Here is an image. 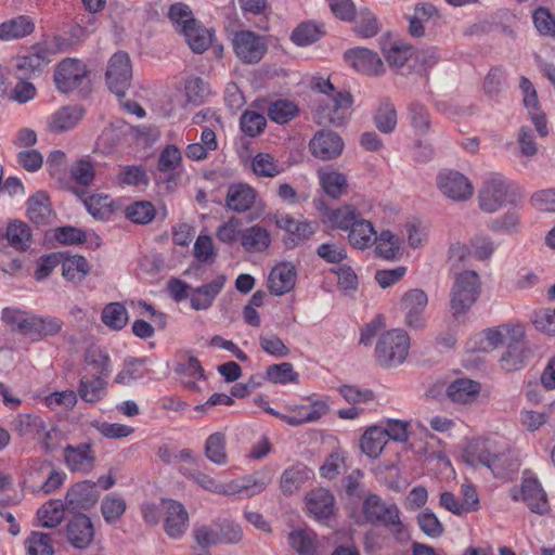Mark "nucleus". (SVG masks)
<instances>
[{
    "label": "nucleus",
    "mask_w": 555,
    "mask_h": 555,
    "mask_svg": "<svg viewBox=\"0 0 555 555\" xmlns=\"http://www.w3.org/2000/svg\"><path fill=\"white\" fill-rule=\"evenodd\" d=\"M94 537L91 519L85 514H78L67 525V538L76 548H86Z\"/></svg>",
    "instance_id": "393cba45"
},
{
    "label": "nucleus",
    "mask_w": 555,
    "mask_h": 555,
    "mask_svg": "<svg viewBox=\"0 0 555 555\" xmlns=\"http://www.w3.org/2000/svg\"><path fill=\"white\" fill-rule=\"evenodd\" d=\"M323 35L322 29L314 23H302L292 34V41L297 46H308L319 40Z\"/></svg>",
    "instance_id": "680f3d73"
},
{
    "label": "nucleus",
    "mask_w": 555,
    "mask_h": 555,
    "mask_svg": "<svg viewBox=\"0 0 555 555\" xmlns=\"http://www.w3.org/2000/svg\"><path fill=\"white\" fill-rule=\"evenodd\" d=\"M165 532L172 539H180L189 527V514L184 505L175 500H165Z\"/></svg>",
    "instance_id": "aec40b11"
},
{
    "label": "nucleus",
    "mask_w": 555,
    "mask_h": 555,
    "mask_svg": "<svg viewBox=\"0 0 555 555\" xmlns=\"http://www.w3.org/2000/svg\"><path fill=\"white\" fill-rule=\"evenodd\" d=\"M64 463L73 473H90L95 464V453L89 442L67 444L63 451Z\"/></svg>",
    "instance_id": "4468645a"
},
{
    "label": "nucleus",
    "mask_w": 555,
    "mask_h": 555,
    "mask_svg": "<svg viewBox=\"0 0 555 555\" xmlns=\"http://www.w3.org/2000/svg\"><path fill=\"white\" fill-rule=\"evenodd\" d=\"M505 346L506 350L500 358L501 367L506 372H514L521 369L529 353L525 341L524 326L520 328V333L518 335L515 334V338L513 337L508 340Z\"/></svg>",
    "instance_id": "412c9836"
},
{
    "label": "nucleus",
    "mask_w": 555,
    "mask_h": 555,
    "mask_svg": "<svg viewBox=\"0 0 555 555\" xmlns=\"http://www.w3.org/2000/svg\"><path fill=\"white\" fill-rule=\"evenodd\" d=\"M533 24L540 35L546 37L555 36V16L548 9L540 7L532 14Z\"/></svg>",
    "instance_id": "774afa93"
},
{
    "label": "nucleus",
    "mask_w": 555,
    "mask_h": 555,
    "mask_svg": "<svg viewBox=\"0 0 555 555\" xmlns=\"http://www.w3.org/2000/svg\"><path fill=\"white\" fill-rule=\"evenodd\" d=\"M35 24L27 15H21L0 24V39L13 40L30 35Z\"/></svg>",
    "instance_id": "72a5a7b5"
},
{
    "label": "nucleus",
    "mask_w": 555,
    "mask_h": 555,
    "mask_svg": "<svg viewBox=\"0 0 555 555\" xmlns=\"http://www.w3.org/2000/svg\"><path fill=\"white\" fill-rule=\"evenodd\" d=\"M253 172L257 177L274 178L282 172L274 157L268 153H258L251 160Z\"/></svg>",
    "instance_id": "5fc2aeb1"
},
{
    "label": "nucleus",
    "mask_w": 555,
    "mask_h": 555,
    "mask_svg": "<svg viewBox=\"0 0 555 555\" xmlns=\"http://www.w3.org/2000/svg\"><path fill=\"white\" fill-rule=\"evenodd\" d=\"M306 507L317 521L325 522L335 514V498L330 490L317 488L307 494Z\"/></svg>",
    "instance_id": "dca6fc26"
},
{
    "label": "nucleus",
    "mask_w": 555,
    "mask_h": 555,
    "mask_svg": "<svg viewBox=\"0 0 555 555\" xmlns=\"http://www.w3.org/2000/svg\"><path fill=\"white\" fill-rule=\"evenodd\" d=\"M116 180L119 185L129 186L147 185L149 183L146 170L141 165L121 166Z\"/></svg>",
    "instance_id": "6e6d98bb"
},
{
    "label": "nucleus",
    "mask_w": 555,
    "mask_h": 555,
    "mask_svg": "<svg viewBox=\"0 0 555 555\" xmlns=\"http://www.w3.org/2000/svg\"><path fill=\"white\" fill-rule=\"evenodd\" d=\"M128 129L129 126L124 120L111 122L100 134L98 145L106 153L113 152L126 138Z\"/></svg>",
    "instance_id": "c9c22d12"
},
{
    "label": "nucleus",
    "mask_w": 555,
    "mask_h": 555,
    "mask_svg": "<svg viewBox=\"0 0 555 555\" xmlns=\"http://www.w3.org/2000/svg\"><path fill=\"white\" fill-rule=\"evenodd\" d=\"M438 188L447 197L460 202L470 198L474 193L472 183L459 171L440 172Z\"/></svg>",
    "instance_id": "2eb2a0df"
},
{
    "label": "nucleus",
    "mask_w": 555,
    "mask_h": 555,
    "mask_svg": "<svg viewBox=\"0 0 555 555\" xmlns=\"http://www.w3.org/2000/svg\"><path fill=\"white\" fill-rule=\"evenodd\" d=\"M185 96L188 102L201 105L209 94L207 83L199 77H192L185 80Z\"/></svg>",
    "instance_id": "338daca9"
},
{
    "label": "nucleus",
    "mask_w": 555,
    "mask_h": 555,
    "mask_svg": "<svg viewBox=\"0 0 555 555\" xmlns=\"http://www.w3.org/2000/svg\"><path fill=\"white\" fill-rule=\"evenodd\" d=\"M242 221L240 218L232 216L225 222L220 224L216 231V237L219 242L232 245L238 240L241 241Z\"/></svg>",
    "instance_id": "e2e57ef3"
},
{
    "label": "nucleus",
    "mask_w": 555,
    "mask_h": 555,
    "mask_svg": "<svg viewBox=\"0 0 555 555\" xmlns=\"http://www.w3.org/2000/svg\"><path fill=\"white\" fill-rule=\"evenodd\" d=\"M8 243L16 250L24 251L29 248L31 233L29 227L23 221L10 222L5 233Z\"/></svg>",
    "instance_id": "37998d69"
},
{
    "label": "nucleus",
    "mask_w": 555,
    "mask_h": 555,
    "mask_svg": "<svg viewBox=\"0 0 555 555\" xmlns=\"http://www.w3.org/2000/svg\"><path fill=\"white\" fill-rule=\"evenodd\" d=\"M241 245L245 251L255 254L266 251L272 242L270 232L259 224H254L242 231Z\"/></svg>",
    "instance_id": "bb28decb"
},
{
    "label": "nucleus",
    "mask_w": 555,
    "mask_h": 555,
    "mask_svg": "<svg viewBox=\"0 0 555 555\" xmlns=\"http://www.w3.org/2000/svg\"><path fill=\"white\" fill-rule=\"evenodd\" d=\"M106 386L107 383L101 376L82 375L79 379L78 395L83 401L95 403L105 397Z\"/></svg>",
    "instance_id": "473e14b6"
},
{
    "label": "nucleus",
    "mask_w": 555,
    "mask_h": 555,
    "mask_svg": "<svg viewBox=\"0 0 555 555\" xmlns=\"http://www.w3.org/2000/svg\"><path fill=\"white\" fill-rule=\"evenodd\" d=\"M232 43L236 56L246 64L258 63L268 50L266 39L251 30L235 33Z\"/></svg>",
    "instance_id": "1a4fd4ad"
},
{
    "label": "nucleus",
    "mask_w": 555,
    "mask_h": 555,
    "mask_svg": "<svg viewBox=\"0 0 555 555\" xmlns=\"http://www.w3.org/2000/svg\"><path fill=\"white\" fill-rule=\"evenodd\" d=\"M362 511L369 522L386 527L398 541L409 539V532L395 503L387 504L377 494H370L363 502Z\"/></svg>",
    "instance_id": "7ed1b4c3"
},
{
    "label": "nucleus",
    "mask_w": 555,
    "mask_h": 555,
    "mask_svg": "<svg viewBox=\"0 0 555 555\" xmlns=\"http://www.w3.org/2000/svg\"><path fill=\"white\" fill-rule=\"evenodd\" d=\"M353 103L348 91H337L318 102L314 119L321 126H343Z\"/></svg>",
    "instance_id": "0eeeda50"
},
{
    "label": "nucleus",
    "mask_w": 555,
    "mask_h": 555,
    "mask_svg": "<svg viewBox=\"0 0 555 555\" xmlns=\"http://www.w3.org/2000/svg\"><path fill=\"white\" fill-rule=\"evenodd\" d=\"M344 59L357 72L364 75L373 76L384 72V64L378 54L365 48L347 50Z\"/></svg>",
    "instance_id": "f3484780"
},
{
    "label": "nucleus",
    "mask_w": 555,
    "mask_h": 555,
    "mask_svg": "<svg viewBox=\"0 0 555 555\" xmlns=\"http://www.w3.org/2000/svg\"><path fill=\"white\" fill-rule=\"evenodd\" d=\"M375 127L383 133H391L397 126V111L393 104L384 99L374 114Z\"/></svg>",
    "instance_id": "79ce46f5"
},
{
    "label": "nucleus",
    "mask_w": 555,
    "mask_h": 555,
    "mask_svg": "<svg viewBox=\"0 0 555 555\" xmlns=\"http://www.w3.org/2000/svg\"><path fill=\"white\" fill-rule=\"evenodd\" d=\"M63 322L57 318L31 315L29 337L38 340L48 336H54L61 332Z\"/></svg>",
    "instance_id": "58836bf2"
},
{
    "label": "nucleus",
    "mask_w": 555,
    "mask_h": 555,
    "mask_svg": "<svg viewBox=\"0 0 555 555\" xmlns=\"http://www.w3.org/2000/svg\"><path fill=\"white\" fill-rule=\"evenodd\" d=\"M291 547L299 555H319L317 534L310 529H296L288 534Z\"/></svg>",
    "instance_id": "2f4dec72"
},
{
    "label": "nucleus",
    "mask_w": 555,
    "mask_h": 555,
    "mask_svg": "<svg viewBox=\"0 0 555 555\" xmlns=\"http://www.w3.org/2000/svg\"><path fill=\"white\" fill-rule=\"evenodd\" d=\"M319 177L324 192L333 198L339 197L347 188V179L340 172H320Z\"/></svg>",
    "instance_id": "4d7b16f0"
},
{
    "label": "nucleus",
    "mask_w": 555,
    "mask_h": 555,
    "mask_svg": "<svg viewBox=\"0 0 555 555\" xmlns=\"http://www.w3.org/2000/svg\"><path fill=\"white\" fill-rule=\"evenodd\" d=\"M521 498L531 512L541 515L547 513L548 505L546 493L538 479L532 477L524 478L521 483Z\"/></svg>",
    "instance_id": "a878e982"
},
{
    "label": "nucleus",
    "mask_w": 555,
    "mask_h": 555,
    "mask_svg": "<svg viewBox=\"0 0 555 555\" xmlns=\"http://www.w3.org/2000/svg\"><path fill=\"white\" fill-rule=\"evenodd\" d=\"M326 216L333 227L343 231H349L360 219V212L352 206L330 209Z\"/></svg>",
    "instance_id": "09e8293b"
},
{
    "label": "nucleus",
    "mask_w": 555,
    "mask_h": 555,
    "mask_svg": "<svg viewBox=\"0 0 555 555\" xmlns=\"http://www.w3.org/2000/svg\"><path fill=\"white\" fill-rule=\"evenodd\" d=\"M1 320L11 327V331L29 336L31 328V315L17 308H4Z\"/></svg>",
    "instance_id": "a19ab883"
},
{
    "label": "nucleus",
    "mask_w": 555,
    "mask_h": 555,
    "mask_svg": "<svg viewBox=\"0 0 555 555\" xmlns=\"http://www.w3.org/2000/svg\"><path fill=\"white\" fill-rule=\"evenodd\" d=\"M298 373L288 362L269 365L266 372V378L274 384L297 383Z\"/></svg>",
    "instance_id": "13d9d810"
},
{
    "label": "nucleus",
    "mask_w": 555,
    "mask_h": 555,
    "mask_svg": "<svg viewBox=\"0 0 555 555\" xmlns=\"http://www.w3.org/2000/svg\"><path fill=\"white\" fill-rule=\"evenodd\" d=\"M309 149L314 157L322 160H330L341 154L344 142L337 133L321 130L311 139Z\"/></svg>",
    "instance_id": "a211bd4d"
},
{
    "label": "nucleus",
    "mask_w": 555,
    "mask_h": 555,
    "mask_svg": "<svg viewBox=\"0 0 555 555\" xmlns=\"http://www.w3.org/2000/svg\"><path fill=\"white\" fill-rule=\"evenodd\" d=\"M354 31L362 38L374 37L379 31L376 16L367 9L356 14Z\"/></svg>",
    "instance_id": "052dcab7"
},
{
    "label": "nucleus",
    "mask_w": 555,
    "mask_h": 555,
    "mask_svg": "<svg viewBox=\"0 0 555 555\" xmlns=\"http://www.w3.org/2000/svg\"><path fill=\"white\" fill-rule=\"evenodd\" d=\"M62 275L73 283H79L89 274L90 264L87 259L80 255H67L63 253L61 258Z\"/></svg>",
    "instance_id": "c756f323"
},
{
    "label": "nucleus",
    "mask_w": 555,
    "mask_h": 555,
    "mask_svg": "<svg viewBox=\"0 0 555 555\" xmlns=\"http://www.w3.org/2000/svg\"><path fill=\"white\" fill-rule=\"evenodd\" d=\"M275 224L289 234L285 241L287 248H294L309 241L319 229L317 222L295 219L288 215L276 217Z\"/></svg>",
    "instance_id": "f8f14e48"
},
{
    "label": "nucleus",
    "mask_w": 555,
    "mask_h": 555,
    "mask_svg": "<svg viewBox=\"0 0 555 555\" xmlns=\"http://www.w3.org/2000/svg\"><path fill=\"white\" fill-rule=\"evenodd\" d=\"M296 278V269L291 262H282L275 266L271 270L268 280L270 293L281 296L291 292L295 286Z\"/></svg>",
    "instance_id": "5701e85b"
},
{
    "label": "nucleus",
    "mask_w": 555,
    "mask_h": 555,
    "mask_svg": "<svg viewBox=\"0 0 555 555\" xmlns=\"http://www.w3.org/2000/svg\"><path fill=\"white\" fill-rule=\"evenodd\" d=\"M376 256L393 260L397 258L400 250V240L389 230L383 231L379 235L376 234L374 242Z\"/></svg>",
    "instance_id": "c03bdc74"
},
{
    "label": "nucleus",
    "mask_w": 555,
    "mask_h": 555,
    "mask_svg": "<svg viewBox=\"0 0 555 555\" xmlns=\"http://www.w3.org/2000/svg\"><path fill=\"white\" fill-rule=\"evenodd\" d=\"M82 114L78 106H63L51 116L48 128L55 133L67 131L79 122Z\"/></svg>",
    "instance_id": "7c9ffc66"
},
{
    "label": "nucleus",
    "mask_w": 555,
    "mask_h": 555,
    "mask_svg": "<svg viewBox=\"0 0 555 555\" xmlns=\"http://www.w3.org/2000/svg\"><path fill=\"white\" fill-rule=\"evenodd\" d=\"M463 460L470 466L489 468L494 477L503 480L512 479L520 468L518 457L509 448L491 439L472 440L463 452Z\"/></svg>",
    "instance_id": "f257e3e1"
},
{
    "label": "nucleus",
    "mask_w": 555,
    "mask_h": 555,
    "mask_svg": "<svg viewBox=\"0 0 555 555\" xmlns=\"http://www.w3.org/2000/svg\"><path fill=\"white\" fill-rule=\"evenodd\" d=\"M27 555H53L54 550L48 533L31 532L26 542Z\"/></svg>",
    "instance_id": "0e129e2a"
},
{
    "label": "nucleus",
    "mask_w": 555,
    "mask_h": 555,
    "mask_svg": "<svg viewBox=\"0 0 555 555\" xmlns=\"http://www.w3.org/2000/svg\"><path fill=\"white\" fill-rule=\"evenodd\" d=\"M86 75L87 67L83 62L76 59H66L57 65L54 81L61 92L68 93L82 85Z\"/></svg>",
    "instance_id": "ddd939ff"
},
{
    "label": "nucleus",
    "mask_w": 555,
    "mask_h": 555,
    "mask_svg": "<svg viewBox=\"0 0 555 555\" xmlns=\"http://www.w3.org/2000/svg\"><path fill=\"white\" fill-rule=\"evenodd\" d=\"M180 473L188 479L194 481L206 491L223 495H242L251 498L262 492L267 487V481L255 477H246L241 481H231L228 485L218 482L211 476L201 472L198 467H181Z\"/></svg>",
    "instance_id": "f03ea898"
},
{
    "label": "nucleus",
    "mask_w": 555,
    "mask_h": 555,
    "mask_svg": "<svg viewBox=\"0 0 555 555\" xmlns=\"http://www.w3.org/2000/svg\"><path fill=\"white\" fill-rule=\"evenodd\" d=\"M478 201L483 211L495 212L504 205L515 202V192L503 176L491 173L479 190Z\"/></svg>",
    "instance_id": "423d86ee"
},
{
    "label": "nucleus",
    "mask_w": 555,
    "mask_h": 555,
    "mask_svg": "<svg viewBox=\"0 0 555 555\" xmlns=\"http://www.w3.org/2000/svg\"><path fill=\"white\" fill-rule=\"evenodd\" d=\"M27 214L29 219L37 224H46L51 218L49 197L43 192H37L28 199Z\"/></svg>",
    "instance_id": "ea45409f"
},
{
    "label": "nucleus",
    "mask_w": 555,
    "mask_h": 555,
    "mask_svg": "<svg viewBox=\"0 0 555 555\" xmlns=\"http://www.w3.org/2000/svg\"><path fill=\"white\" fill-rule=\"evenodd\" d=\"M184 28L182 35L193 52L201 54L211 44L212 34L198 22L191 26H184Z\"/></svg>",
    "instance_id": "4c0bfd02"
},
{
    "label": "nucleus",
    "mask_w": 555,
    "mask_h": 555,
    "mask_svg": "<svg viewBox=\"0 0 555 555\" xmlns=\"http://www.w3.org/2000/svg\"><path fill=\"white\" fill-rule=\"evenodd\" d=\"M270 120L283 125L291 121L297 114V105L288 100H276L270 102L267 108Z\"/></svg>",
    "instance_id": "49530a36"
},
{
    "label": "nucleus",
    "mask_w": 555,
    "mask_h": 555,
    "mask_svg": "<svg viewBox=\"0 0 555 555\" xmlns=\"http://www.w3.org/2000/svg\"><path fill=\"white\" fill-rule=\"evenodd\" d=\"M51 51L43 44H37L25 55L14 59L17 78H33L39 76L51 62Z\"/></svg>",
    "instance_id": "9b49d317"
},
{
    "label": "nucleus",
    "mask_w": 555,
    "mask_h": 555,
    "mask_svg": "<svg viewBox=\"0 0 555 555\" xmlns=\"http://www.w3.org/2000/svg\"><path fill=\"white\" fill-rule=\"evenodd\" d=\"M126 511V501L117 495H106L101 504V512L106 522L112 524L119 519Z\"/></svg>",
    "instance_id": "69168bd1"
},
{
    "label": "nucleus",
    "mask_w": 555,
    "mask_h": 555,
    "mask_svg": "<svg viewBox=\"0 0 555 555\" xmlns=\"http://www.w3.org/2000/svg\"><path fill=\"white\" fill-rule=\"evenodd\" d=\"M105 77L109 90L119 98L125 96L132 78L131 63L127 53L117 52L109 59Z\"/></svg>",
    "instance_id": "6e6552de"
},
{
    "label": "nucleus",
    "mask_w": 555,
    "mask_h": 555,
    "mask_svg": "<svg viewBox=\"0 0 555 555\" xmlns=\"http://www.w3.org/2000/svg\"><path fill=\"white\" fill-rule=\"evenodd\" d=\"M44 422L40 416L35 414H18L12 422L13 429L20 436H34L44 430Z\"/></svg>",
    "instance_id": "de8ad7c7"
},
{
    "label": "nucleus",
    "mask_w": 555,
    "mask_h": 555,
    "mask_svg": "<svg viewBox=\"0 0 555 555\" xmlns=\"http://www.w3.org/2000/svg\"><path fill=\"white\" fill-rule=\"evenodd\" d=\"M328 410L325 402H314L311 406H300L293 414L281 416L291 426H299L321 418Z\"/></svg>",
    "instance_id": "e433bc0d"
},
{
    "label": "nucleus",
    "mask_w": 555,
    "mask_h": 555,
    "mask_svg": "<svg viewBox=\"0 0 555 555\" xmlns=\"http://www.w3.org/2000/svg\"><path fill=\"white\" fill-rule=\"evenodd\" d=\"M386 443L387 440L384 436V431H382V427L378 426L369 428L360 440L362 452L374 459L382 453Z\"/></svg>",
    "instance_id": "a18cd8bd"
},
{
    "label": "nucleus",
    "mask_w": 555,
    "mask_h": 555,
    "mask_svg": "<svg viewBox=\"0 0 555 555\" xmlns=\"http://www.w3.org/2000/svg\"><path fill=\"white\" fill-rule=\"evenodd\" d=\"M100 498L96 483L90 480H83L75 483L66 493V504L68 507L89 508L93 506Z\"/></svg>",
    "instance_id": "b1692460"
},
{
    "label": "nucleus",
    "mask_w": 555,
    "mask_h": 555,
    "mask_svg": "<svg viewBox=\"0 0 555 555\" xmlns=\"http://www.w3.org/2000/svg\"><path fill=\"white\" fill-rule=\"evenodd\" d=\"M481 293V281L474 270H465L455 275L450 291V308L453 317L465 314L477 301Z\"/></svg>",
    "instance_id": "39448f33"
},
{
    "label": "nucleus",
    "mask_w": 555,
    "mask_h": 555,
    "mask_svg": "<svg viewBox=\"0 0 555 555\" xmlns=\"http://www.w3.org/2000/svg\"><path fill=\"white\" fill-rule=\"evenodd\" d=\"M257 198L258 192L248 183H233L229 185L225 194V208L243 214L255 206Z\"/></svg>",
    "instance_id": "6ab92c4d"
},
{
    "label": "nucleus",
    "mask_w": 555,
    "mask_h": 555,
    "mask_svg": "<svg viewBox=\"0 0 555 555\" xmlns=\"http://www.w3.org/2000/svg\"><path fill=\"white\" fill-rule=\"evenodd\" d=\"M227 282L224 274L217 275L209 283L198 287H192L190 292V305L196 311L209 309L216 297L223 289Z\"/></svg>",
    "instance_id": "4be33fe9"
},
{
    "label": "nucleus",
    "mask_w": 555,
    "mask_h": 555,
    "mask_svg": "<svg viewBox=\"0 0 555 555\" xmlns=\"http://www.w3.org/2000/svg\"><path fill=\"white\" fill-rule=\"evenodd\" d=\"M101 319L107 327L119 331L128 322V312L122 304L111 302L104 307Z\"/></svg>",
    "instance_id": "3c124183"
},
{
    "label": "nucleus",
    "mask_w": 555,
    "mask_h": 555,
    "mask_svg": "<svg viewBox=\"0 0 555 555\" xmlns=\"http://www.w3.org/2000/svg\"><path fill=\"white\" fill-rule=\"evenodd\" d=\"M227 437L223 433L217 431L207 437L204 444L206 459L215 465L224 466L228 464L225 450Z\"/></svg>",
    "instance_id": "f704fd0d"
},
{
    "label": "nucleus",
    "mask_w": 555,
    "mask_h": 555,
    "mask_svg": "<svg viewBox=\"0 0 555 555\" xmlns=\"http://www.w3.org/2000/svg\"><path fill=\"white\" fill-rule=\"evenodd\" d=\"M37 515L42 527L55 528L64 518L63 504L59 500H51L38 509Z\"/></svg>",
    "instance_id": "603ef678"
},
{
    "label": "nucleus",
    "mask_w": 555,
    "mask_h": 555,
    "mask_svg": "<svg viewBox=\"0 0 555 555\" xmlns=\"http://www.w3.org/2000/svg\"><path fill=\"white\" fill-rule=\"evenodd\" d=\"M376 240V231L371 221L360 219L348 231L349 244L360 250H364L374 245Z\"/></svg>",
    "instance_id": "c85d7f7f"
},
{
    "label": "nucleus",
    "mask_w": 555,
    "mask_h": 555,
    "mask_svg": "<svg viewBox=\"0 0 555 555\" xmlns=\"http://www.w3.org/2000/svg\"><path fill=\"white\" fill-rule=\"evenodd\" d=\"M427 304L428 296L421 288H413L403 294L400 309L406 326L413 330H422L425 326L424 312Z\"/></svg>",
    "instance_id": "9d476101"
},
{
    "label": "nucleus",
    "mask_w": 555,
    "mask_h": 555,
    "mask_svg": "<svg viewBox=\"0 0 555 555\" xmlns=\"http://www.w3.org/2000/svg\"><path fill=\"white\" fill-rule=\"evenodd\" d=\"M521 327L519 324H502L486 330L485 337L492 348H498L501 345H506L513 337L515 338V334L518 335Z\"/></svg>",
    "instance_id": "8fccbe9b"
},
{
    "label": "nucleus",
    "mask_w": 555,
    "mask_h": 555,
    "mask_svg": "<svg viewBox=\"0 0 555 555\" xmlns=\"http://www.w3.org/2000/svg\"><path fill=\"white\" fill-rule=\"evenodd\" d=\"M126 217L134 223L146 224L154 218L156 210L152 203L146 201L135 202L126 208Z\"/></svg>",
    "instance_id": "bf43d9fd"
},
{
    "label": "nucleus",
    "mask_w": 555,
    "mask_h": 555,
    "mask_svg": "<svg viewBox=\"0 0 555 555\" xmlns=\"http://www.w3.org/2000/svg\"><path fill=\"white\" fill-rule=\"evenodd\" d=\"M481 390V385L469 378H457L447 388V396L454 403L469 404L476 401Z\"/></svg>",
    "instance_id": "cd10ccee"
},
{
    "label": "nucleus",
    "mask_w": 555,
    "mask_h": 555,
    "mask_svg": "<svg viewBox=\"0 0 555 555\" xmlns=\"http://www.w3.org/2000/svg\"><path fill=\"white\" fill-rule=\"evenodd\" d=\"M410 349V337L405 331L395 328L383 333L375 347V359L385 369H395L401 365Z\"/></svg>",
    "instance_id": "20e7f679"
},
{
    "label": "nucleus",
    "mask_w": 555,
    "mask_h": 555,
    "mask_svg": "<svg viewBox=\"0 0 555 555\" xmlns=\"http://www.w3.org/2000/svg\"><path fill=\"white\" fill-rule=\"evenodd\" d=\"M87 210L99 220H106L113 212V201L108 195L93 194L83 199Z\"/></svg>",
    "instance_id": "864d4df0"
}]
</instances>
